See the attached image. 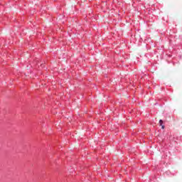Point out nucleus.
<instances>
[{
	"instance_id": "1",
	"label": "nucleus",
	"mask_w": 182,
	"mask_h": 182,
	"mask_svg": "<svg viewBox=\"0 0 182 182\" xmlns=\"http://www.w3.org/2000/svg\"><path fill=\"white\" fill-rule=\"evenodd\" d=\"M159 124L161 126V129H164V125H163V120L160 119L159 120Z\"/></svg>"
},
{
	"instance_id": "2",
	"label": "nucleus",
	"mask_w": 182,
	"mask_h": 182,
	"mask_svg": "<svg viewBox=\"0 0 182 182\" xmlns=\"http://www.w3.org/2000/svg\"><path fill=\"white\" fill-rule=\"evenodd\" d=\"M173 141H176V140H178L177 136H173Z\"/></svg>"
},
{
	"instance_id": "3",
	"label": "nucleus",
	"mask_w": 182,
	"mask_h": 182,
	"mask_svg": "<svg viewBox=\"0 0 182 182\" xmlns=\"http://www.w3.org/2000/svg\"><path fill=\"white\" fill-rule=\"evenodd\" d=\"M44 65L43 64H41V68H43Z\"/></svg>"
}]
</instances>
